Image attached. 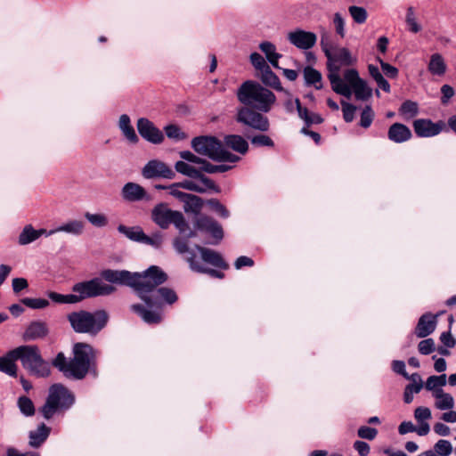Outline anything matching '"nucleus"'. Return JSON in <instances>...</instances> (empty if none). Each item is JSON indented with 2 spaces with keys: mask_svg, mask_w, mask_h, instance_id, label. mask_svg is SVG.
<instances>
[{
  "mask_svg": "<svg viewBox=\"0 0 456 456\" xmlns=\"http://www.w3.org/2000/svg\"><path fill=\"white\" fill-rule=\"evenodd\" d=\"M121 195L127 201H139L146 197V191L143 187L135 183H126L121 191Z\"/></svg>",
  "mask_w": 456,
  "mask_h": 456,
  "instance_id": "23",
  "label": "nucleus"
},
{
  "mask_svg": "<svg viewBox=\"0 0 456 456\" xmlns=\"http://www.w3.org/2000/svg\"><path fill=\"white\" fill-rule=\"evenodd\" d=\"M191 146L199 154L208 157L216 161H227L231 163L237 162L240 158L228 151L215 137L200 136L191 142Z\"/></svg>",
  "mask_w": 456,
  "mask_h": 456,
  "instance_id": "9",
  "label": "nucleus"
},
{
  "mask_svg": "<svg viewBox=\"0 0 456 456\" xmlns=\"http://www.w3.org/2000/svg\"><path fill=\"white\" fill-rule=\"evenodd\" d=\"M142 175L146 179L158 177L173 179L175 175L170 167L159 159L150 160L142 169Z\"/></svg>",
  "mask_w": 456,
  "mask_h": 456,
  "instance_id": "12",
  "label": "nucleus"
},
{
  "mask_svg": "<svg viewBox=\"0 0 456 456\" xmlns=\"http://www.w3.org/2000/svg\"><path fill=\"white\" fill-rule=\"evenodd\" d=\"M446 374H441L439 376H430L428 378L425 387L428 391H432L434 395L435 391L443 390L442 387L446 385Z\"/></svg>",
  "mask_w": 456,
  "mask_h": 456,
  "instance_id": "39",
  "label": "nucleus"
},
{
  "mask_svg": "<svg viewBox=\"0 0 456 456\" xmlns=\"http://www.w3.org/2000/svg\"><path fill=\"white\" fill-rule=\"evenodd\" d=\"M259 48L265 54L269 62L274 68L279 69L278 61L281 55L276 53L275 45L270 42H263L260 44Z\"/></svg>",
  "mask_w": 456,
  "mask_h": 456,
  "instance_id": "35",
  "label": "nucleus"
},
{
  "mask_svg": "<svg viewBox=\"0 0 456 456\" xmlns=\"http://www.w3.org/2000/svg\"><path fill=\"white\" fill-rule=\"evenodd\" d=\"M175 212V210L168 208L166 205L159 204L152 209L151 217L155 224L166 229L172 223V216Z\"/></svg>",
  "mask_w": 456,
  "mask_h": 456,
  "instance_id": "20",
  "label": "nucleus"
},
{
  "mask_svg": "<svg viewBox=\"0 0 456 456\" xmlns=\"http://www.w3.org/2000/svg\"><path fill=\"white\" fill-rule=\"evenodd\" d=\"M96 351L86 343L78 342L72 347V358L68 359L63 353H59L52 364L66 378L84 379L90 371L96 373Z\"/></svg>",
  "mask_w": 456,
  "mask_h": 456,
  "instance_id": "1",
  "label": "nucleus"
},
{
  "mask_svg": "<svg viewBox=\"0 0 456 456\" xmlns=\"http://www.w3.org/2000/svg\"><path fill=\"white\" fill-rule=\"evenodd\" d=\"M85 217L88 220V222L95 226V227H104L108 224V218L103 214H92L86 212L85 214Z\"/></svg>",
  "mask_w": 456,
  "mask_h": 456,
  "instance_id": "48",
  "label": "nucleus"
},
{
  "mask_svg": "<svg viewBox=\"0 0 456 456\" xmlns=\"http://www.w3.org/2000/svg\"><path fill=\"white\" fill-rule=\"evenodd\" d=\"M175 168L178 173L191 178H198L199 176L204 175L203 174H200L199 166L190 164L185 161H177L175 165Z\"/></svg>",
  "mask_w": 456,
  "mask_h": 456,
  "instance_id": "33",
  "label": "nucleus"
},
{
  "mask_svg": "<svg viewBox=\"0 0 456 456\" xmlns=\"http://www.w3.org/2000/svg\"><path fill=\"white\" fill-rule=\"evenodd\" d=\"M194 179L181 182L182 188L199 193H204L207 191H212L216 193L220 192V188L208 177L201 175Z\"/></svg>",
  "mask_w": 456,
  "mask_h": 456,
  "instance_id": "14",
  "label": "nucleus"
},
{
  "mask_svg": "<svg viewBox=\"0 0 456 456\" xmlns=\"http://www.w3.org/2000/svg\"><path fill=\"white\" fill-rule=\"evenodd\" d=\"M25 305L32 309H43L49 305V301L45 298H23L21 301Z\"/></svg>",
  "mask_w": 456,
  "mask_h": 456,
  "instance_id": "52",
  "label": "nucleus"
},
{
  "mask_svg": "<svg viewBox=\"0 0 456 456\" xmlns=\"http://www.w3.org/2000/svg\"><path fill=\"white\" fill-rule=\"evenodd\" d=\"M446 127L444 121L433 122L430 119L419 118L413 122V128L419 137H433L439 134Z\"/></svg>",
  "mask_w": 456,
  "mask_h": 456,
  "instance_id": "13",
  "label": "nucleus"
},
{
  "mask_svg": "<svg viewBox=\"0 0 456 456\" xmlns=\"http://www.w3.org/2000/svg\"><path fill=\"white\" fill-rule=\"evenodd\" d=\"M261 80L265 85L277 91H283L279 77L271 70L269 66L268 69H265L261 71Z\"/></svg>",
  "mask_w": 456,
  "mask_h": 456,
  "instance_id": "36",
  "label": "nucleus"
},
{
  "mask_svg": "<svg viewBox=\"0 0 456 456\" xmlns=\"http://www.w3.org/2000/svg\"><path fill=\"white\" fill-rule=\"evenodd\" d=\"M50 428L45 424H40L36 430L29 432V445L34 448L39 447L48 437Z\"/></svg>",
  "mask_w": 456,
  "mask_h": 456,
  "instance_id": "27",
  "label": "nucleus"
},
{
  "mask_svg": "<svg viewBox=\"0 0 456 456\" xmlns=\"http://www.w3.org/2000/svg\"><path fill=\"white\" fill-rule=\"evenodd\" d=\"M405 21L409 26V30L412 33H418L421 30V26L417 22L414 9L409 7L407 9Z\"/></svg>",
  "mask_w": 456,
  "mask_h": 456,
  "instance_id": "49",
  "label": "nucleus"
},
{
  "mask_svg": "<svg viewBox=\"0 0 456 456\" xmlns=\"http://www.w3.org/2000/svg\"><path fill=\"white\" fill-rule=\"evenodd\" d=\"M181 232H183L188 228V224L183 216V214L179 211H175L174 216H172V223Z\"/></svg>",
  "mask_w": 456,
  "mask_h": 456,
  "instance_id": "61",
  "label": "nucleus"
},
{
  "mask_svg": "<svg viewBox=\"0 0 456 456\" xmlns=\"http://www.w3.org/2000/svg\"><path fill=\"white\" fill-rule=\"evenodd\" d=\"M132 274L128 271H117V270H104L102 273V277L106 281L112 283L124 284L131 287Z\"/></svg>",
  "mask_w": 456,
  "mask_h": 456,
  "instance_id": "24",
  "label": "nucleus"
},
{
  "mask_svg": "<svg viewBox=\"0 0 456 456\" xmlns=\"http://www.w3.org/2000/svg\"><path fill=\"white\" fill-rule=\"evenodd\" d=\"M428 69L432 75L444 76L446 72L447 66L440 53H434L430 57Z\"/></svg>",
  "mask_w": 456,
  "mask_h": 456,
  "instance_id": "28",
  "label": "nucleus"
},
{
  "mask_svg": "<svg viewBox=\"0 0 456 456\" xmlns=\"http://www.w3.org/2000/svg\"><path fill=\"white\" fill-rule=\"evenodd\" d=\"M332 22L337 35L339 36L341 38H344L346 36V21L341 13H334Z\"/></svg>",
  "mask_w": 456,
  "mask_h": 456,
  "instance_id": "51",
  "label": "nucleus"
},
{
  "mask_svg": "<svg viewBox=\"0 0 456 456\" xmlns=\"http://www.w3.org/2000/svg\"><path fill=\"white\" fill-rule=\"evenodd\" d=\"M433 450L439 455V456H449L452 454V452H454V449L452 447V444L450 441L440 439L438 440L435 444Z\"/></svg>",
  "mask_w": 456,
  "mask_h": 456,
  "instance_id": "44",
  "label": "nucleus"
},
{
  "mask_svg": "<svg viewBox=\"0 0 456 456\" xmlns=\"http://www.w3.org/2000/svg\"><path fill=\"white\" fill-rule=\"evenodd\" d=\"M332 90L344 97L350 99L354 94L355 99L366 101L372 95V89L362 79L354 69H346L343 77L339 74L330 76Z\"/></svg>",
  "mask_w": 456,
  "mask_h": 456,
  "instance_id": "2",
  "label": "nucleus"
},
{
  "mask_svg": "<svg viewBox=\"0 0 456 456\" xmlns=\"http://www.w3.org/2000/svg\"><path fill=\"white\" fill-rule=\"evenodd\" d=\"M196 248L200 253L201 259L205 263L221 269L228 268V265L224 261L222 256L216 251L200 246H196Z\"/></svg>",
  "mask_w": 456,
  "mask_h": 456,
  "instance_id": "22",
  "label": "nucleus"
},
{
  "mask_svg": "<svg viewBox=\"0 0 456 456\" xmlns=\"http://www.w3.org/2000/svg\"><path fill=\"white\" fill-rule=\"evenodd\" d=\"M431 411L428 407H418L414 411V418L418 421V423L427 422L429 419H431Z\"/></svg>",
  "mask_w": 456,
  "mask_h": 456,
  "instance_id": "58",
  "label": "nucleus"
},
{
  "mask_svg": "<svg viewBox=\"0 0 456 456\" xmlns=\"http://www.w3.org/2000/svg\"><path fill=\"white\" fill-rule=\"evenodd\" d=\"M436 349V344L433 338L421 340L418 345V350L421 354L428 355Z\"/></svg>",
  "mask_w": 456,
  "mask_h": 456,
  "instance_id": "54",
  "label": "nucleus"
},
{
  "mask_svg": "<svg viewBox=\"0 0 456 456\" xmlns=\"http://www.w3.org/2000/svg\"><path fill=\"white\" fill-rule=\"evenodd\" d=\"M118 126L124 136L130 142L136 143L138 142V136L135 134L134 127L131 126L130 118L127 115L123 114L120 116Z\"/></svg>",
  "mask_w": 456,
  "mask_h": 456,
  "instance_id": "30",
  "label": "nucleus"
},
{
  "mask_svg": "<svg viewBox=\"0 0 456 456\" xmlns=\"http://www.w3.org/2000/svg\"><path fill=\"white\" fill-rule=\"evenodd\" d=\"M181 189H183L181 183H175L167 187L170 195L183 202L189 193L182 191Z\"/></svg>",
  "mask_w": 456,
  "mask_h": 456,
  "instance_id": "56",
  "label": "nucleus"
},
{
  "mask_svg": "<svg viewBox=\"0 0 456 456\" xmlns=\"http://www.w3.org/2000/svg\"><path fill=\"white\" fill-rule=\"evenodd\" d=\"M419 112L418 104L412 101H405L399 109V113L405 118L410 119L417 116Z\"/></svg>",
  "mask_w": 456,
  "mask_h": 456,
  "instance_id": "42",
  "label": "nucleus"
},
{
  "mask_svg": "<svg viewBox=\"0 0 456 456\" xmlns=\"http://www.w3.org/2000/svg\"><path fill=\"white\" fill-rule=\"evenodd\" d=\"M195 227L200 230L209 233L216 241L218 243L223 238L222 227L212 218L202 216L196 219Z\"/></svg>",
  "mask_w": 456,
  "mask_h": 456,
  "instance_id": "17",
  "label": "nucleus"
},
{
  "mask_svg": "<svg viewBox=\"0 0 456 456\" xmlns=\"http://www.w3.org/2000/svg\"><path fill=\"white\" fill-rule=\"evenodd\" d=\"M295 102L297 108L299 117L305 122V126L302 127L301 133L314 137V132L309 129L310 126L312 125L311 115L309 114L308 110L305 108H303L300 105V102L297 99L295 101Z\"/></svg>",
  "mask_w": 456,
  "mask_h": 456,
  "instance_id": "40",
  "label": "nucleus"
},
{
  "mask_svg": "<svg viewBox=\"0 0 456 456\" xmlns=\"http://www.w3.org/2000/svg\"><path fill=\"white\" fill-rule=\"evenodd\" d=\"M118 230L120 233L124 234L131 240L141 242L143 231L140 226H126L123 224L118 225Z\"/></svg>",
  "mask_w": 456,
  "mask_h": 456,
  "instance_id": "38",
  "label": "nucleus"
},
{
  "mask_svg": "<svg viewBox=\"0 0 456 456\" xmlns=\"http://www.w3.org/2000/svg\"><path fill=\"white\" fill-rule=\"evenodd\" d=\"M342 105V111H343V118L346 122H352L354 118V112L356 110V107L344 101L341 102Z\"/></svg>",
  "mask_w": 456,
  "mask_h": 456,
  "instance_id": "59",
  "label": "nucleus"
},
{
  "mask_svg": "<svg viewBox=\"0 0 456 456\" xmlns=\"http://www.w3.org/2000/svg\"><path fill=\"white\" fill-rule=\"evenodd\" d=\"M248 106L241 107L238 110L237 121L243 123L254 129L260 131H267L269 128V121L267 118L262 114L256 112Z\"/></svg>",
  "mask_w": 456,
  "mask_h": 456,
  "instance_id": "11",
  "label": "nucleus"
},
{
  "mask_svg": "<svg viewBox=\"0 0 456 456\" xmlns=\"http://www.w3.org/2000/svg\"><path fill=\"white\" fill-rule=\"evenodd\" d=\"M437 315L427 313L420 316L415 329V334L418 338H426L434 332L436 327Z\"/></svg>",
  "mask_w": 456,
  "mask_h": 456,
  "instance_id": "19",
  "label": "nucleus"
},
{
  "mask_svg": "<svg viewBox=\"0 0 456 456\" xmlns=\"http://www.w3.org/2000/svg\"><path fill=\"white\" fill-rule=\"evenodd\" d=\"M48 333L45 323L41 322H31L24 331L22 338L25 341L45 338Z\"/></svg>",
  "mask_w": 456,
  "mask_h": 456,
  "instance_id": "26",
  "label": "nucleus"
},
{
  "mask_svg": "<svg viewBox=\"0 0 456 456\" xmlns=\"http://www.w3.org/2000/svg\"><path fill=\"white\" fill-rule=\"evenodd\" d=\"M75 403L74 395L62 384L56 383L49 387L48 396L40 412L45 419H51L58 411H65Z\"/></svg>",
  "mask_w": 456,
  "mask_h": 456,
  "instance_id": "7",
  "label": "nucleus"
},
{
  "mask_svg": "<svg viewBox=\"0 0 456 456\" xmlns=\"http://www.w3.org/2000/svg\"><path fill=\"white\" fill-rule=\"evenodd\" d=\"M114 290V287L104 283L100 279L80 282L73 287V291L78 294L77 297L79 298V301L86 297L110 295Z\"/></svg>",
  "mask_w": 456,
  "mask_h": 456,
  "instance_id": "10",
  "label": "nucleus"
},
{
  "mask_svg": "<svg viewBox=\"0 0 456 456\" xmlns=\"http://www.w3.org/2000/svg\"><path fill=\"white\" fill-rule=\"evenodd\" d=\"M30 374L38 378H46L51 374V367L42 356L27 369Z\"/></svg>",
  "mask_w": 456,
  "mask_h": 456,
  "instance_id": "32",
  "label": "nucleus"
},
{
  "mask_svg": "<svg viewBox=\"0 0 456 456\" xmlns=\"http://www.w3.org/2000/svg\"><path fill=\"white\" fill-rule=\"evenodd\" d=\"M68 320L76 332L96 334L106 325L108 314L104 311H80L69 314Z\"/></svg>",
  "mask_w": 456,
  "mask_h": 456,
  "instance_id": "8",
  "label": "nucleus"
},
{
  "mask_svg": "<svg viewBox=\"0 0 456 456\" xmlns=\"http://www.w3.org/2000/svg\"><path fill=\"white\" fill-rule=\"evenodd\" d=\"M167 279V274L159 266L151 265L143 273H133L131 287L147 305H151V297Z\"/></svg>",
  "mask_w": 456,
  "mask_h": 456,
  "instance_id": "5",
  "label": "nucleus"
},
{
  "mask_svg": "<svg viewBox=\"0 0 456 456\" xmlns=\"http://www.w3.org/2000/svg\"><path fill=\"white\" fill-rule=\"evenodd\" d=\"M321 47L328 59L329 77L334 73L339 74L341 66H350L357 61L346 47H341L332 35L325 28L321 29Z\"/></svg>",
  "mask_w": 456,
  "mask_h": 456,
  "instance_id": "4",
  "label": "nucleus"
},
{
  "mask_svg": "<svg viewBox=\"0 0 456 456\" xmlns=\"http://www.w3.org/2000/svg\"><path fill=\"white\" fill-rule=\"evenodd\" d=\"M187 262L189 263L191 269L194 272L208 273L213 277H216V278H220V279L224 277V274L222 273H220L216 270L208 269V268L204 267L203 265H201L195 259L194 255H191V256L188 257Z\"/></svg>",
  "mask_w": 456,
  "mask_h": 456,
  "instance_id": "41",
  "label": "nucleus"
},
{
  "mask_svg": "<svg viewBox=\"0 0 456 456\" xmlns=\"http://www.w3.org/2000/svg\"><path fill=\"white\" fill-rule=\"evenodd\" d=\"M287 38L290 44L301 50H308L314 45V33L302 29L289 32Z\"/></svg>",
  "mask_w": 456,
  "mask_h": 456,
  "instance_id": "18",
  "label": "nucleus"
},
{
  "mask_svg": "<svg viewBox=\"0 0 456 456\" xmlns=\"http://www.w3.org/2000/svg\"><path fill=\"white\" fill-rule=\"evenodd\" d=\"M250 61L252 65L258 70L262 71L265 69H268V65L263 56L258 53H253L250 55Z\"/></svg>",
  "mask_w": 456,
  "mask_h": 456,
  "instance_id": "62",
  "label": "nucleus"
},
{
  "mask_svg": "<svg viewBox=\"0 0 456 456\" xmlns=\"http://www.w3.org/2000/svg\"><path fill=\"white\" fill-rule=\"evenodd\" d=\"M441 103L447 105L451 99L455 95V91L450 85H444L441 87Z\"/></svg>",
  "mask_w": 456,
  "mask_h": 456,
  "instance_id": "60",
  "label": "nucleus"
},
{
  "mask_svg": "<svg viewBox=\"0 0 456 456\" xmlns=\"http://www.w3.org/2000/svg\"><path fill=\"white\" fill-rule=\"evenodd\" d=\"M421 386L415 384H408L403 393V401L405 403H411L413 400V395L421 391Z\"/></svg>",
  "mask_w": 456,
  "mask_h": 456,
  "instance_id": "55",
  "label": "nucleus"
},
{
  "mask_svg": "<svg viewBox=\"0 0 456 456\" xmlns=\"http://www.w3.org/2000/svg\"><path fill=\"white\" fill-rule=\"evenodd\" d=\"M18 407H19L20 411L26 416H32L35 413L34 403L27 396L19 397Z\"/></svg>",
  "mask_w": 456,
  "mask_h": 456,
  "instance_id": "46",
  "label": "nucleus"
},
{
  "mask_svg": "<svg viewBox=\"0 0 456 456\" xmlns=\"http://www.w3.org/2000/svg\"><path fill=\"white\" fill-rule=\"evenodd\" d=\"M387 137L395 143H402L411 139V132L405 125L395 123L389 127Z\"/></svg>",
  "mask_w": 456,
  "mask_h": 456,
  "instance_id": "21",
  "label": "nucleus"
},
{
  "mask_svg": "<svg viewBox=\"0 0 456 456\" xmlns=\"http://www.w3.org/2000/svg\"><path fill=\"white\" fill-rule=\"evenodd\" d=\"M183 202L184 204L183 209L187 213L191 212L193 214H199L203 206L202 200L193 194H188Z\"/></svg>",
  "mask_w": 456,
  "mask_h": 456,
  "instance_id": "37",
  "label": "nucleus"
},
{
  "mask_svg": "<svg viewBox=\"0 0 456 456\" xmlns=\"http://www.w3.org/2000/svg\"><path fill=\"white\" fill-rule=\"evenodd\" d=\"M151 297L152 300V305L147 306H155L156 310L146 309L144 306L139 304L131 305L132 311L139 314L142 319L149 324H156L161 322L162 316L159 309L163 303L172 305L178 299L175 290L165 287L158 288V289L154 292V294H152Z\"/></svg>",
  "mask_w": 456,
  "mask_h": 456,
  "instance_id": "6",
  "label": "nucleus"
},
{
  "mask_svg": "<svg viewBox=\"0 0 456 456\" xmlns=\"http://www.w3.org/2000/svg\"><path fill=\"white\" fill-rule=\"evenodd\" d=\"M433 396L436 399L435 406L438 410H452L454 407L453 397L444 390L435 391Z\"/></svg>",
  "mask_w": 456,
  "mask_h": 456,
  "instance_id": "29",
  "label": "nucleus"
},
{
  "mask_svg": "<svg viewBox=\"0 0 456 456\" xmlns=\"http://www.w3.org/2000/svg\"><path fill=\"white\" fill-rule=\"evenodd\" d=\"M141 243L147 244L158 248L162 244V237L159 234H155L152 237H150L143 232Z\"/></svg>",
  "mask_w": 456,
  "mask_h": 456,
  "instance_id": "63",
  "label": "nucleus"
},
{
  "mask_svg": "<svg viewBox=\"0 0 456 456\" xmlns=\"http://www.w3.org/2000/svg\"><path fill=\"white\" fill-rule=\"evenodd\" d=\"M224 142L228 147L241 154L246 153L248 148L247 141L240 135H227L224 138Z\"/></svg>",
  "mask_w": 456,
  "mask_h": 456,
  "instance_id": "34",
  "label": "nucleus"
},
{
  "mask_svg": "<svg viewBox=\"0 0 456 456\" xmlns=\"http://www.w3.org/2000/svg\"><path fill=\"white\" fill-rule=\"evenodd\" d=\"M164 129L167 136L169 138L180 140L184 137L180 128L175 125H168Z\"/></svg>",
  "mask_w": 456,
  "mask_h": 456,
  "instance_id": "64",
  "label": "nucleus"
},
{
  "mask_svg": "<svg viewBox=\"0 0 456 456\" xmlns=\"http://www.w3.org/2000/svg\"><path fill=\"white\" fill-rule=\"evenodd\" d=\"M240 103L251 109L268 112L276 101L274 94L257 82L248 80L237 91Z\"/></svg>",
  "mask_w": 456,
  "mask_h": 456,
  "instance_id": "3",
  "label": "nucleus"
},
{
  "mask_svg": "<svg viewBox=\"0 0 456 456\" xmlns=\"http://www.w3.org/2000/svg\"><path fill=\"white\" fill-rule=\"evenodd\" d=\"M37 239L36 230L31 225H27L19 236V243L20 245H27L33 242Z\"/></svg>",
  "mask_w": 456,
  "mask_h": 456,
  "instance_id": "45",
  "label": "nucleus"
},
{
  "mask_svg": "<svg viewBox=\"0 0 456 456\" xmlns=\"http://www.w3.org/2000/svg\"><path fill=\"white\" fill-rule=\"evenodd\" d=\"M374 112L370 106L367 105L361 113L359 125L363 128H368L372 124Z\"/></svg>",
  "mask_w": 456,
  "mask_h": 456,
  "instance_id": "50",
  "label": "nucleus"
},
{
  "mask_svg": "<svg viewBox=\"0 0 456 456\" xmlns=\"http://www.w3.org/2000/svg\"><path fill=\"white\" fill-rule=\"evenodd\" d=\"M137 129L142 138L152 143H160L164 139L162 132L147 118L138 119Z\"/></svg>",
  "mask_w": 456,
  "mask_h": 456,
  "instance_id": "15",
  "label": "nucleus"
},
{
  "mask_svg": "<svg viewBox=\"0 0 456 456\" xmlns=\"http://www.w3.org/2000/svg\"><path fill=\"white\" fill-rule=\"evenodd\" d=\"M85 224L82 221L73 220L57 227L56 229L49 231L48 235H52L55 232H64L74 235H79L83 232Z\"/></svg>",
  "mask_w": 456,
  "mask_h": 456,
  "instance_id": "31",
  "label": "nucleus"
},
{
  "mask_svg": "<svg viewBox=\"0 0 456 456\" xmlns=\"http://www.w3.org/2000/svg\"><path fill=\"white\" fill-rule=\"evenodd\" d=\"M13 349L16 361L20 360L25 369L41 357L40 350L37 346H20Z\"/></svg>",
  "mask_w": 456,
  "mask_h": 456,
  "instance_id": "16",
  "label": "nucleus"
},
{
  "mask_svg": "<svg viewBox=\"0 0 456 456\" xmlns=\"http://www.w3.org/2000/svg\"><path fill=\"white\" fill-rule=\"evenodd\" d=\"M173 245H174L175 249L179 254H182V255L185 254V253L188 254V256L186 257V259L188 257L191 256V255H194L196 256V255L192 251L190 250L189 243L186 240H183L181 238H176L174 240Z\"/></svg>",
  "mask_w": 456,
  "mask_h": 456,
  "instance_id": "53",
  "label": "nucleus"
},
{
  "mask_svg": "<svg viewBox=\"0 0 456 456\" xmlns=\"http://www.w3.org/2000/svg\"><path fill=\"white\" fill-rule=\"evenodd\" d=\"M357 435L361 438L373 440L378 435V430L374 428L362 426L358 428Z\"/></svg>",
  "mask_w": 456,
  "mask_h": 456,
  "instance_id": "57",
  "label": "nucleus"
},
{
  "mask_svg": "<svg viewBox=\"0 0 456 456\" xmlns=\"http://www.w3.org/2000/svg\"><path fill=\"white\" fill-rule=\"evenodd\" d=\"M0 371L13 378L17 377L18 366L16 364L14 349L0 356Z\"/></svg>",
  "mask_w": 456,
  "mask_h": 456,
  "instance_id": "25",
  "label": "nucleus"
},
{
  "mask_svg": "<svg viewBox=\"0 0 456 456\" xmlns=\"http://www.w3.org/2000/svg\"><path fill=\"white\" fill-rule=\"evenodd\" d=\"M48 296L53 301L60 304H74L79 302V298L77 297L76 294L62 295L56 292H50Z\"/></svg>",
  "mask_w": 456,
  "mask_h": 456,
  "instance_id": "47",
  "label": "nucleus"
},
{
  "mask_svg": "<svg viewBox=\"0 0 456 456\" xmlns=\"http://www.w3.org/2000/svg\"><path fill=\"white\" fill-rule=\"evenodd\" d=\"M349 14L354 22L362 24L368 18V13L365 8L356 5H351L348 8Z\"/></svg>",
  "mask_w": 456,
  "mask_h": 456,
  "instance_id": "43",
  "label": "nucleus"
}]
</instances>
